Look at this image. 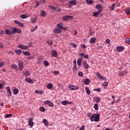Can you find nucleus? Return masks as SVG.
I'll list each match as a JSON object with an SVG mask.
<instances>
[{"label": "nucleus", "instance_id": "nucleus-58", "mask_svg": "<svg viewBox=\"0 0 130 130\" xmlns=\"http://www.w3.org/2000/svg\"><path fill=\"white\" fill-rule=\"evenodd\" d=\"M19 27H24V24L22 22H19V24H18Z\"/></svg>", "mask_w": 130, "mask_h": 130}, {"label": "nucleus", "instance_id": "nucleus-44", "mask_svg": "<svg viewBox=\"0 0 130 130\" xmlns=\"http://www.w3.org/2000/svg\"><path fill=\"white\" fill-rule=\"evenodd\" d=\"M37 19V18L35 17V19H31V23H36V22H37V21L36 20Z\"/></svg>", "mask_w": 130, "mask_h": 130}, {"label": "nucleus", "instance_id": "nucleus-54", "mask_svg": "<svg viewBox=\"0 0 130 130\" xmlns=\"http://www.w3.org/2000/svg\"><path fill=\"white\" fill-rule=\"evenodd\" d=\"M54 6H51V5H49V6H48V8H49V9H50L51 10H54Z\"/></svg>", "mask_w": 130, "mask_h": 130}, {"label": "nucleus", "instance_id": "nucleus-51", "mask_svg": "<svg viewBox=\"0 0 130 130\" xmlns=\"http://www.w3.org/2000/svg\"><path fill=\"white\" fill-rule=\"evenodd\" d=\"M37 28H38V26H37V25L35 26L34 28H32V29H31V31L32 32H34L35 31V30H36L37 29Z\"/></svg>", "mask_w": 130, "mask_h": 130}, {"label": "nucleus", "instance_id": "nucleus-20", "mask_svg": "<svg viewBox=\"0 0 130 130\" xmlns=\"http://www.w3.org/2000/svg\"><path fill=\"white\" fill-rule=\"evenodd\" d=\"M22 74L24 76H30L31 73L28 71H22Z\"/></svg>", "mask_w": 130, "mask_h": 130}, {"label": "nucleus", "instance_id": "nucleus-52", "mask_svg": "<svg viewBox=\"0 0 130 130\" xmlns=\"http://www.w3.org/2000/svg\"><path fill=\"white\" fill-rule=\"evenodd\" d=\"M11 116H13V115H12V114H6V115H5V117L6 118H9V117H11Z\"/></svg>", "mask_w": 130, "mask_h": 130}, {"label": "nucleus", "instance_id": "nucleus-22", "mask_svg": "<svg viewBox=\"0 0 130 130\" xmlns=\"http://www.w3.org/2000/svg\"><path fill=\"white\" fill-rule=\"evenodd\" d=\"M5 34L7 35H11V34H13V31L10 30L9 29H6L5 31Z\"/></svg>", "mask_w": 130, "mask_h": 130}, {"label": "nucleus", "instance_id": "nucleus-47", "mask_svg": "<svg viewBox=\"0 0 130 130\" xmlns=\"http://www.w3.org/2000/svg\"><path fill=\"white\" fill-rule=\"evenodd\" d=\"M87 4H93V0H86Z\"/></svg>", "mask_w": 130, "mask_h": 130}, {"label": "nucleus", "instance_id": "nucleus-3", "mask_svg": "<svg viewBox=\"0 0 130 130\" xmlns=\"http://www.w3.org/2000/svg\"><path fill=\"white\" fill-rule=\"evenodd\" d=\"M62 19L64 21H69V20H72V19H74V17L71 15H65L63 16Z\"/></svg>", "mask_w": 130, "mask_h": 130}, {"label": "nucleus", "instance_id": "nucleus-59", "mask_svg": "<svg viewBox=\"0 0 130 130\" xmlns=\"http://www.w3.org/2000/svg\"><path fill=\"white\" fill-rule=\"evenodd\" d=\"M81 47L83 48V49H86V48H87V47H86V45L84 44L81 45Z\"/></svg>", "mask_w": 130, "mask_h": 130}, {"label": "nucleus", "instance_id": "nucleus-19", "mask_svg": "<svg viewBox=\"0 0 130 130\" xmlns=\"http://www.w3.org/2000/svg\"><path fill=\"white\" fill-rule=\"evenodd\" d=\"M89 43H96V38H91L89 40Z\"/></svg>", "mask_w": 130, "mask_h": 130}, {"label": "nucleus", "instance_id": "nucleus-17", "mask_svg": "<svg viewBox=\"0 0 130 130\" xmlns=\"http://www.w3.org/2000/svg\"><path fill=\"white\" fill-rule=\"evenodd\" d=\"M123 49H124V48L123 47V46H119L117 47V50L119 52H121V51H122Z\"/></svg>", "mask_w": 130, "mask_h": 130}, {"label": "nucleus", "instance_id": "nucleus-26", "mask_svg": "<svg viewBox=\"0 0 130 130\" xmlns=\"http://www.w3.org/2000/svg\"><path fill=\"white\" fill-rule=\"evenodd\" d=\"M96 10H102V6L100 4H97L95 6Z\"/></svg>", "mask_w": 130, "mask_h": 130}, {"label": "nucleus", "instance_id": "nucleus-25", "mask_svg": "<svg viewBox=\"0 0 130 130\" xmlns=\"http://www.w3.org/2000/svg\"><path fill=\"white\" fill-rule=\"evenodd\" d=\"M43 123L46 126H48V125H49V123H48V121H47V120H46V119H43Z\"/></svg>", "mask_w": 130, "mask_h": 130}, {"label": "nucleus", "instance_id": "nucleus-55", "mask_svg": "<svg viewBox=\"0 0 130 130\" xmlns=\"http://www.w3.org/2000/svg\"><path fill=\"white\" fill-rule=\"evenodd\" d=\"M118 75H119V76H121V77H123L124 74H123V72L120 71L119 72Z\"/></svg>", "mask_w": 130, "mask_h": 130}, {"label": "nucleus", "instance_id": "nucleus-13", "mask_svg": "<svg viewBox=\"0 0 130 130\" xmlns=\"http://www.w3.org/2000/svg\"><path fill=\"white\" fill-rule=\"evenodd\" d=\"M83 67L84 68V69H85L86 70L89 69V65L87 63L86 61H83Z\"/></svg>", "mask_w": 130, "mask_h": 130}, {"label": "nucleus", "instance_id": "nucleus-57", "mask_svg": "<svg viewBox=\"0 0 130 130\" xmlns=\"http://www.w3.org/2000/svg\"><path fill=\"white\" fill-rule=\"evenodd\" d=\"M7 28H8V29H9V30H13V28L14 27H13V26H8L7 27Z\"/></svg>", "mask_w": 130, "mask_h": 130}, {"label": "nucleus", "instance_id": "nucleus-62", "mask_svg": "<svg viewBox=\"0 0 130 130\" xmlns=\"http://www.w3.org/2000/svg\"><path fill=\"white\" fill-rule=\"evenodd\" d=\"M53 74H54V75H58L59 72L58 71H53Z\"/></svg>", "mask_w": 130, "mask_h": 130}, {"label": "nucleus", "instance_id": "nucleus-49", "mask_svg": "<svg viewBox=\"0 0 130 130\" xmlns=\"http://www.w3.org/2000/svg\"><path fill=\"white\" fill-rule=\"evenodd\" d=\"M78 70V67H77V65H74L73 68V71H77Z\"/></svg>", "mask_w": 130, "mask_h": 130}, {"label": "nucleus", "instance_id": "nucleus-8", "mask_svg": "<svg viewBox=\"0 0 130 130\" xmlns=\"http://www.w3.org/2000/svg\"><path fill=\"white\" fill-rule=\"evenodd\" d=\"M44 104L48 105L50 107H53L54 106V105L52 102L49 101H46L44 102Z\"/></svg>", "mask_w": 130, "mask_h": 130}, {"label": "nucleus", "instance_id": "nucleus-11", "mask_svg": "<svg viewBox=\"0 0 130 130\" xmlns=\"http://www.w3.org/2000/svg\"><path fill=\"white\" fill-rule=\"evenodd\" d=\"M96 77H98V79H100L101 80H106V78H105L104 76H102L99 72H96Z\"/></svg>", "mask_w": 130, "mask_h": 130}, {"label": "nucleus", "instance_id": "nucleus-16", "mask_svg": "<svg viewBox=\"0 0 130 130\" xmlns=\"http://www.w3.org/2000/svg\"><path fill=\"white\" fill-rule=\"evenodd\" d=\"M25 82H27V83H28L29 84H33V83H34V81L31 80V78H25Z\"/></svg>", "mask_w": 130, "mask_h": 130}, {"label": "nucleus", "instance_id": "nucleus-4", "mask_svg": "<svg viewBox=\"0 0 130 130\" xmlns=\"http://www.w3.org/2000/svg\"><path fill=\"white\" fill-rule=\"evenodd\" d=\"M22 30L20 28H17L16 27H14L12 29V34H16V33H21Z\"/></svg>", "mask_w": 130, "mask_h": 130}, {"label": "nucleus", "instance_id": "nucleus-37", "mask_svg": "<svg viewBox=\"0 0 130 130\" xmlns=\"http://www.w3.org/2000/svg\"><path fill=\"white\" fill-rule=\"evenodd\" d=\"M44 65L45 66V67H48V66L49 65V62H48V61L45 60L44 61Z\"/></svg>", "mask_w": 130, "mask_h": 130}, {"label": "nucleus", "instance_id": "nucleus-24", "mask_svg": "<svg viewBox=\"0 0 130 130\" xmlns=\"http://www.w3.org/2000/svg\"><path fill=\"white\" fill-rule=\"evenodd\" d=\"M125 12L126 14V15H129L130 14V8L129 7H127L125 9Z\"/></svg>", "mask_w": 130, "mask_h": 130}, {"label": "nucleus", "instance_id": "nucleus-56", "mask_svg": "<svg viewBox=\"0 0 130 130\" xmlns=\"http://www.w3.org/2000/svg\"><path fill=\"white\" fill-rule=\"evenodd\" d=\"M98 15H99L97 12H94L93 14V17H98Z\"/></svg>", "mask_w": 130, "mask_h": 130}, {"label": "nucleus", "instance_id": "nucleus-1", "mask_svg": "<svg viewBox=\"0 0 130 130\" xmlns=\"http://www.w3.org/2000/svg\"><path fill=\"white\" fill-rule=\"evenodd\" d=\"M91 122L95 121V122H98L100 120V114H93L90 118Z\"/></svg>", "mask_w": 130, "mask_h": 130}, {"label": "nucleus", "instance_id": "nucleus-40", "mask_svg": "<svg viewBox=\"0 0 130 130\" xmlns=\"http://www.w3.org/2000/svg\"><path fill=\"white\" fill-rule=\"evenodd\" d=\"M46 43H47V44L51 45L52 44H53V42H52V41L50 40H48V41H47Z\"/></svg>", "mask_w": 130, "mask_h": 130}, {"label": "nucleus", "instance_id": "nucleus-9", "mask_svg": "<svg viewBox=\"0 0 130 130\" xmlns=\"http://www.w3.org/2000/svg\"><path fill=\"white\" fill-rule=\"evenodd\" d=\"M83 57H79L78 59H77V65L78 66V67H81V66H82V62H83Z\"/></svg>", "mask_w": 130, "mask_h": 130}, {"label": "nucleus", "instance_id": "nucleus-63", "mask_svg": "<svg viewBox=\"0 0 130 130\" xmlns=\"http://www.w3.org/2000/svg\"><path fill=\"white\" fill-rule=\"evenodd\" d=\"M71 45H73V47H74L75 48L76 47H77V45H76V44H74V43H71Z\"/></svg>", "mask_w": 130, "mask_h": 130}, {"label": "nucleus", "instance_id": "nucleus-14", "mask_svg": "<svg viewBox=\"0 0 130 130\" xmlns=\"http://www.w3.org/2000/svg\"><path fill=\"white\" fill-rule=\"evenodd\" d=\"M79 55L82 56V57H84V58H86V59L89 58V55H86L84 53H80Z\"/></svg>", "mask_w": 130, "mask_h": 130}, {"label": "nucleus", "instance_id": "nucleus-18", "mask_svg": "<svg viewBox=\"0 0 130 130\" xmlns=\"http://www.w3.org/2000/svg\"><path fill=\"white\" fill-rule=\"evenodd\" d=\"M63 24L62 23H58L57 24L58 28L60 29V30H61V29H63V30H64V28L63 26Z\"/></svg>", "mask_w": 130, "mask_h": 130}, {"label": "nucleus", "instance_id": "nucleus-64", "mask_svg": "<svg viewBox=\"0 0 130 130\" xmlns=\"http://www.w3.org/2000/svg\"><path fill=\"white\" fill-rule=\"evenodd\" d=\"M36 6H35V8H37L39 6V2H36Z\"/></svg>", "mask_w": 130, "mask_h": 130}, {"label": "nucleus", "instance_id": "nucleus-29", "mask_svg": "<svg viewBox=\"0 0 130 130\" xmlns=\"http://www.w3.org/2000/svg\"><path fill=\"white\" fill-rule=\"evenodd\" d=\"M85 91H86V94H87V95H90L91 92L90 91V89H89V87H85Z\"/></svg>", "mask_w": 130, "mask_h": 130}, {"label": "nucleus", "instance_id": "nucleus-45", "mask_svg": "<svg viewBox=\"0 0 130 130\" xmlns=\"http://www.w3.org/2000/svg\"><path fill=\"white\" fill-rule=\"evenodd\" d=\"M102 86L103 87H107L108 86V82H105L103 84Z\"/></svg>", "mask_w": 130, "mask_h": 130}, {"label": "nucleus", "instance_id": "nucleus-42", "mask_svg": "<svg viewBox=\"0 0 130 130\" xmlns=\"http://www.w3.org/2000/svg\"><path fill=\"white\" fill-rule=\"evenodd\" d=\"M40 111H42V112H44L45 111V108L43 107H41L40 108Z\"/></svg>", "mask_w": 130, "mask_h": 130}, {"label": "nucleus", "instance_id": "nucleus-35", "mask_svg": "<svg viewBox=\"0 0 130 130\" xmlns=\"http://www.w3.org/2000/svg\"><path fill=\"white\" fill-rule=\"evenodd\" d=\"M35 93L36 94H39L40 95H42L43 91L42 90H36Z\"/></svg>", "mask_w": 130, "mask_h": 130}, {"label": "nucleus", "instance_id": "nucleus-41", "mask_svg": "<svg viewBox=\"0 0 130 130\" xmlns=\"http://www.w3.org/2000/svg\"><path fill=\"white\" fill-rule=\"evenodd\" d=\"M61 103L62 105H67L68 104V101H62L61 102Z\"/></svg>", "mask_w": 130, "mask_h": 130}, {"label": "nucleus", "instance_id": "nucleus-50", "mask_svg": "<svg viewBox=\"0 0 130 130\" xmlns=\"http://www.w3.org/2000/svg\"><path fill=\"white\" fill-rule=\"evenodd\" d=\"M125 42L127 43V44H129L130 45V39H126Z\"/></svg>", "mask_w": 130, "mask_h": 130}, {"label": "nucleus", "instance_id": "nucleus-33", "mask_svg": "<svg viewBox=\"0 0 130 130\" xmlns=\"http://www.w3.org/2000/svg\"><path fill=\"white\" fill-rule=\"evenodd\" d=\"M15 53L18 54V55H20V54H21V53H22V50H21L20 49L16 50L15 51Z\"/></svg>", "mask_w": 130, "mask_h": 130}, {"label": "nucleus", "instance_id": "nucleus-12", "mask_svg": "<svg viewBox=\"0 0 130 130\" xmlns=\"http://www.w3.org/2000/svg\"><path fill=\"white\" fill-rule=\"evenodd\" d=\"M53 32L55 34H60V33H61V29H60L58 28H56L54 29Z\"/></svg>", "mask_w": 130, "mask_h": 130}, {"label": "nucleus", "instance_id": "nucleus-39", "mask_svg": "<svg viewBox=\"0 0 130 130\" xmlns=\"http://www.w3.org/2000/svg\"><path fill=\"white\" fill-rule=\"evenodd\" d=\"M54 11H57V12H60L61 10L59 7H54Z\"/></svg>", "mask_w": 130, "mask_h": 130}, {"label": "nucleus", "instance_id": "nucleus-53", "mask_svg": "<svg viewBox=\"0 0 130 130\" xmlns=\"http://www.w3.org/2000/svg\"><path fill=\"white\" fill-rule=\"evenodd\" d=\"M78 76H79V77H82V76H83V72H81V71H79L78 72Z\"/></svg>", "mask_w": 130, "mask_h": 130}, {"label": "nucleus", "instance_id": "nucleus-23", "mask_svg": "<svg viewBox=\"0 0 130 130\" xmlns=\"http://www.w3.org/2000/svg\"><path fill=\"white\" fill-rule=\"evenodd\" d=\"M52 55L53 57H57V52L56 51L53 50L52 51Z\"/></svg>", "mask_w": 130, "mask_h": 130}, {"label": "nucleus", "instance_id": "nucleus-6", "mask_svg": "<svg viewBox=\"0 0 130 130\" xmlns=\"http://www.w3.org/2000/svg\"><path fill=\"white\" fill-rule=\"evenodd\" d=\"M68 88H69L70 90H78L79 89V87L78 86L73 85H69Z\"/></svg>", "mask_w": 130, "mask_h": 130}, {"label": "nucleus", "instance_id": "nucleus-10", "mask_svg": "<svg viewBox=\"0 0 130 130\" xmlns=\"http://www.w3.org/2000/svg\"><path fill=\"white\" fill-rule=\"evenodd\" d=\"M18 47L19 48H20V49L23 50L28 49L29 48V47H28V46H25L23 45H18Z\"/></svg>", "mask_w": 130, "mask_h": 130}, {"label": "nucleus", "instance_id": "nucleus-21", "mask_svg": "<svg viewBox=\"0 0 130 130\" xmlns=\"http://www.w3.org/2000/svg\"><path fill=\"white\" fill-rule=\"evenodd\" d=\"M84 84L85 85H89L90 84V79L86 78L84 81Z\"/></svg>", "mask_w": 130, "mask_h": 130}, {"label": "nucleus", "instance_id": "nucleus-61", "mask_svg": "<svg viewBox=\"0 0 130 130\" xmlns=\"http://www.w3.org/2000/svg\"><path fill=\"white\" fill-rule=\"evenodd\" d=\"M106 43H108V44H109V43H110V40H109V39H106Z\"/></svg>", "mask_w": 130, "mask_h": 130}, {"label": "nucleus", "instance_id": "nucleus-43", "mask_svg": "<svg viewBox=\"0 0 130 130\" xmlns=\"http://www.w3.org/2000/svg\"><path fill=\"white\" fill-rule=\"evenodd\" d=\"M100 100H101V99L99 97H97L95 99V101L96 103H99L100 102Z\"/></svg>", "mask_w": 130, "mask_h": 130}, {"label": "nucleus", "instance_id": "nucleus-46", "mask_svg": "<svg viewBox=\"0 0 130 130\" xmlns=\"http://www.w3.org/2000/svg\"><path fill=\"white\" fill-rule=\"evenodd\" d=\"M34 58H35V55H31L28 57V59H34Z\"/></svg>", "mask_w": 130, "mask_h": 130}, {"label": "nucleus", "instance_id": "nucleus-31", "mask_svg": "<svg viewBox=\"0 0 130 130\" xmlns=\"http://www.w3.org/2000/svg\"><path fill=\"white\" fill-rule=\"evenodd\" d=\"M21 19H27L28 18V15L27 14H22L20 16Z\"/></svg>", "mask_w": 130, "mask_h": 130}, {"label": "nucleus", "instance_id": "nucleus-5", "mask_svg": "<svg viewBox=\"0 0 130 130\" xmlns=\"http://www.w3.org/2000/svg\"><path fill=\"white\" fill-rule=\"evenodd\" d=\"M75 5H77V2H76V0L71 1L69 2L68 7L71 8H72V6H75Z\"/></svg>", "mask_w": 130, "mask_h": 130}, {"label": "nucleus", "instance_id": "nucleus-7", "mask_svg": "<svg viewBox=\"0 0 130 130\" xmlns=\"http://www.w3.org/2000/svg\"><path fill=\"white\" fill-rule=\"evenodd\" d=\"M6 91L7 92V95L8 97H11V96H12V91H11V88L8 86L6 88Z\"/></svg>", "mask_w": 130, "mask_h": 130}, {"label": "nucleus", "instance_id": "nucleus-38", "mask_svg": "<svg viewBox=\"0 0 130 130\" xmlns=\"http://www.w3.org/2000/svg\"><path fill=\"white\" fill-rule=\"evenodd\" d=\"M22 53H23V54H24V55H26V56L30 55V52L28 51L25 52L23 51L22 52Z\"/></svg>", "mask_w": 130, "mask_h": 130}, {"label": "nucleus", "instance_id": "nucleus-27", "mask_svg": "<svg viewBox=\"0 0 130 130\" xmlns=\"http://www.w3.org/2000/svg\"><path fill=\"white\" fill-rule=\"evenodd\" d=\"M13 92L14 95H17V94L19 93V89H18V88H14L13 90Z\"/></svg>", "mask_w": 130, "mask_h": 130}, {"label": "nucleus", "instance_id": "nucleus-15", "mask_svg": "<svg viewBox=\"0 0 130 130\" xmlns=\"http://www.w3.org/2000/svg\"><path fill=\"white\" fill-rule=\"evenodd\" d=\"M28 124L30 126H33L34 123H33V118H30L28 120Z\"/></svg>", "mask_w": 130, "mask_h": 130}, {"label": "nucleus", "instance_id": "nucleus-30", "mask_svg": "<svg viewBox=\"0 0 130 130\" xmlns=\"http://www.w3.org/2000/svg\"><path fill=\"white\" fill-rule=\"evenodd\" d=\"M111 11H113L115 9V4L113 3L111 6L109 8Z\"/></svg>", "mask_w": 130, "mask_h": 130}, {"label": "nucleus", "instance_id": "nucleus-32", "mask_svg": "<svg viewBox=\"0 0 130 130\" xmlns=\"http://www.w3.org/2000/svg\"><path fill=\"white\" fill-rule=\"evenodd\" d=\"M52 87H53V85L51 83H49L47 85V88L48 89H52Z\"/></svg>", "mask_w": 130, "mask_h": 130}, {"label": "nucleus", "instance_id": "nucleus-60", "mask_svg": "<svg viewBox=\"0 0 130 130\" xmlns=\"http://www.w3.org/2000/svg\"><path fill=\"white\" fill-rule=\"evenodd\" d=\"M5 64V63L3 61L0 62V68H2V67H4V65Z\"/></svg>", "mask_w": 130, "mask_h": 130}, {"label": "nucleus", "instance_id": "nucleus-36", "mask_svg": "<svg viewBox=\"0 0 130 130\" xmlns=\"http://www.w3.org/2000/svg\"><path fill=\"white\" fill-rule=\"evenodd\" d=\"M94 108L95 110H98L99 109V107H98V104H95L94 105Z\"/></svg>", "mask_w": 130, "mask_h": 130}, {"label": "nucleus", "instance_id": "nucleus-48", "mask_svg": "<svg viewBox=\"0 0 130 130\" xmlns=\"http://www.w3.org/2000/svg\"><path fill=\"white\" fill-rule=\"evenodd\" d=\"M93 90L96 92H101V88H95V89H94Z\"/></svg>", "mask_w": 130, "mask_h": 130}, {"label": "nucleus", "instance_id": "nucleus-28", "mask_svg": "<svg viewBox=\"0 0 130 130\" xmlns=\"http://www.w3.org/2000/svg\"><path fill=\"white\" fill-rule=\"evenodd\" d=\"M45 16H46V12L43 10H41V16L45 17Z\"/></svg>", "mask_w": 130, "mask_h": 130}, {"label": "nucleus", "instance_id": "nucleus-34", "mask_svg": "<svg viewBox=\"0 0 130 130\" xmlns=\"http://www.w3.org/2000/svg\"><path fill=\"white\" fill-rule=\"evenodd\" d=\"M11 68L12 69H13L14 70H17V69H18V66H17V65L15 64H11Z\"/></svg>", "mask_w": 130, "mask_h": 130}, {"label": "nucleus", "instance_id": "nucleus-2", "mask_svg": "<svg viewBox=\"0 0 130 130\" xmlns=\"http://www.w3.org/2000/svg\"><path fill=\"white\" fill-rule=\"evenodd\" d=\"M24 62L21 60H19L18 61V67L19 70L20 72H22L23 71V69H24Z\"/></svg>", "mask_w": 130, "mask_h": 130}]
</instances>
